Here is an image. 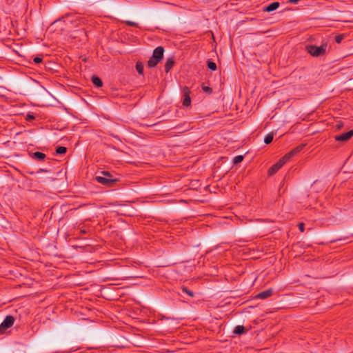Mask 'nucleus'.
I'll return each instance as SVG.
<instances>
[{
    "mask_svg": "<svg viewBox=\"0 0 353 353\" xmlns=\"http://www.w3.org/2000/svg\"><path fill=\"white\" fill-rule=\"evenodd\" d=\"M101 174V176H95V180L106 187H113L119 181V179L113 177L108 171H102Z\"/></svg>",
    "mask_w": 353,
    "mask_h": 353,
    "instance_id": "1",
    "label": "nucleus"
},
{
    "mask_svg": "<svg viewBox=\"0 0 353 353\" xmlns=\"http://www.w3.org/2000/svg\"><path fill=\"white\" fill-rule=\"evenodd\" d=\"M327 43H323L320 46L307 45L305 46L306 51L312 57H319L325 55L327 51Z\"/></svg>",
    "mask_w": 353,
    "mask_h": 353,
    "instance_id": "2",
    "label": "nucleus"
},
{
    "mask_svg": "<svg viewBox=\"0 0 353 353\" xmlns=\"http://www.w3.org/2000/svg\"><path fill=\"white\" fill-rule=\"evenodd\" d=\"M14 323V318L10 315L7 316L0 325V332H4L7 329L12 327Z\"/></svg>",
    "mask_w": 353,
    "mask_h": 353,
    "instance_id": "3",
    "label": "nucleus"
},
{
    "mask_svg": "<svg viewBox=\"0 0 353 353\" xmlns=\"http://www.w3.org/2000/svg\"><path fill=\"white\" fill-rule=\"evenodd\" d=\"M287 161L282 157L277 163L271 166L268 170L270 175L274 174Z\"/></svg>",
    "mask_w": 353,
    "mask_h": 353,
    "instance_id": "4",
    "label": "nucleus"
},
{
    "mask_svg": "<svg viewBox=\"0 0 353 353\" xmlns=\"http://www.w3.org/2000/svg\"><path fill=\"white\" fill-rule=\"evenodd\" d=\"M182 93H183V96H182L183 105L186 107L190 106L191 104V98L190 96V89L186 86L184 87L183 88Z\"/></svg>",
    "mask_w": 353,
    "mask_h": 353,
    "instance_id": "5",
    "label": "nucleus"
},
{
    "mask_svg": "<svg viewBox=\"0 0 353 353\" xmlns=\"http://www.w3.org/2000/svg\"><path fill=\"white\" fill-rule=\"evenodd\" d=\"M353 137V130L342 133L335 137V140L341 142H345Z\"/></svg>",
    "mask_w": 353,
    "mask_h": 353,
    "instance_id": "6",
    "label": "nucleus"
},
{
    "mask_svg": "<svg viewBox=\"0 0 353 353\" xmlns=\"http://www.w3.org/2000/svg\"><path fill=\"white\" fill-rule=\"evenodd\" d=\"M273 294V290L272 288H269L266 290H264L260 293H259L256 297L258 298V299H265L267 298H269Z\"/></svg>",
    "mask_w": 353,
    "mask_h": 353,
    "instance_id": "7",
    "label": "nucleus"
},
{
    "mask_svg": "<svg viewBox=\"0 0 353 353\" xmlns=\"http://www.w3.org/2000/svg\"><path fill=\"white\" fill-rule=\"evenodd\" d=\"M163 53H164V48L161 46H159L153 50L152 55L154 56L155 57H157V59L162 60L163 58Z\"/></svg>",
    "mask_w": 353,
    "mask_h": 353,
    "instance_id": "8",
    "label": "nucleus"
},
{
    "mask_svg": "<svg viewBox=\"0 0 353 353\" xmlns=\"http://www.w3.org/2000/svg\"><path fill=\"white\" fill-rule=\"evenodd\" d=\"M161 61V60L157 59V57H155L154 56L152 55V57L147 63V66L150 68H154Z\"/></svg>",
    "mask_w": 353,
    "mask_h": 353,
    "instance_id": "9",
    "label": "nucleus"
},
{
    "mask_svg": "<svg viewBox=\"0 0 353 353\" xmlns=\"http://www.w3.org/2000/svg\"><path fill=\"white\" fill-rule=\"evenodd\" d=\"M175 63L174 59L173 57H170L167 59L166 62L165 63V71L166 73L169 72L170 70L172 68Z\"/></svg>",
    "mask_w": 353,
    "mask_h": 353,
    "instance_id": "10",
    "label": "nucleus"
},
{
    "mask_svg": "<svg viewBox=\"0 0 353 353\" xmlns=\"http://www.w3.org/2000/svg\"><path fill=\"white\" fill-rule=\"evenodd\" d=\"M279 2H273L263 8V11L270 12L276 10L279 7Z\"/></svg>",
    "mask_w": 353,
    "mask_h": 353,
    "instance_id": "11",
    "label": "nucleus"
},
{
    "mask_svg": "<svg viewBox=\"0 0 353 353\" xmlns=\"http://www.w3.org/2000/svg\"><path fill=\"white\" fill-rule=\"evenodd\" d=\"M32 157L38 161H43L46 158V154L41 152H35L32 154Z\"/></svg>",
    "mask_w": 353,
    "mask_h": 353,
    "instance_id": "12",
    "label": "nucleus"
},
{
    "mask_svg": "<svg viewBox=\"0 0 353 353\" xmlns=\"http://www.w3.org/2000/svg\"><path fill=\"white\" fill-rule=\"evenodd\" d=\"M92 82L94 85H96L98 88L101 87L103 85V82L101 79L99 77L94 75L92 77Z\"/></svg>",
    "mask_w": 353,
    "mask_h": 353,
    "instance_id": "13",
    "label": "nucleus"
},
{
    "mask_svg": "<svg viewBox=\"0 0 353 353\" xmlns=\"http://www.w3.org/2000/svg\"><path fill=\"white\" fill-rule=\"evenodd\" d=\"M245 332V329L243 325H237L234 330V333L236 334H242Z\"/></svg>",
    "mask_w": 353,
    "mask_h": 353,
    "instance_id": "14",
    "label": "nucleus"
},
{
    "mask_svg": "<svg viewBox=\"0 0 353 353\" xmlns=\"http://www.w3.org/2000/svg\"><path fill=\"white\" fill-rule=\"evenodd\" d=\"M143 63L141 61H137L136 63V70L138 72V73L141 75L143 74Z\"/></svg>",
    "mask_w": 353,
    "mask_h": 353,
    "instance_id": "15",
    "label": "nucleus"
},
{
    "mask_svg": "<svg viewBox=\"0 0 353 353\" xmlns=\"http://www.w3.org/2000/svg\"><path fill=\"white\" fill-rule=\"evenodd\" d=\"M273 137H274L273 132H270V133L268 134L264 138V143L265 144H270L272 141Z\"/></svg>",
    "mask_w": 353,
    "mask_h": 353,
    "instance_id": "16",
    "label": "nucleus"
},
{
    "mask_svg": "<svg viewBox=\"0 0 353 353\" xmlns=\"http://www.w3.org/2000/svg\"><path fill=\"white\" fill-rule=\"evenodd\" d=\"M305 144H300L299 145L296 146L294 149H292L293 153H294L296 155L299 153L305 147Z\"/></svg>",
    "mask_w": 353,
    "mask_h": 353,
    "instance_id": "17",
    "label": "nucleus"
},
{
    "mask_svg": "<svg viewBox=\"0 0 353 353\" xmlns=\"http://www.w3.org/2000/svg\"><path fill=\"white\" fill-rule=\"evenodd\" d=\"M67 148L64 146H59L56 149L57 154H63L66 152Z\"/></svg>",
    "mask_w": 353,
    "mask_h": 353,
    "instance_id": "18",
    "label": "nucleus"
},
{
    "mask_svg": "<svg viewBox=\"0 0 353 353\" xmlns=\"http://www.w3.org/2000/svg\"><path fill=\"white\" fill-rule=\"evenodd\" d=\"M296 156L294 153H293L292 150L286 153L283 157L288 162L292 157Z\"/></svg>",
    "mask_w": 353,
    "mask_h": 353,
    "instance_id": "19",
    "label": "nucleus"
},
{
    "mask_svg": "<svg viewBox=\"0 0 353 353\" xmlns=\"http://www.w3.org/2000/svg\"><path fill=\"white\" fill-rule=\"evenodd\" d=\"M243 160V155H238L235 157L233 160V164L236 165L239 163H241Z\"/></svg>",
    "mask_w": 353,
    "mask_h": 353,
    "instance_id": "20",
    "label": "nucleus"
},
{
    "mask_svg": "<svg viewBox=\"0 0 353 353\" xmlns=\"http://www.w3.org/2000/svg\"><path fill=\"white\" fill-rule=\"evenodd\" d=\"M208 68L213 71L216 70L217 68L216 64L214 62L210 60L208 61Z\"/></svg>",
    "mask_w": 353,
    "mask_h": 353,
    "instance_id": "21",
    "label": "nucleus"
},
{
    "mask_svg": "<svg viewBox=\"0 0 353 353\" xmlns=\"http://www.w3.org/2000/svg\"><path fill=\"white\" fill-rule=\"evenodd\" d=\"M181 291H182L183 292H184V293L187 294L188 295H189V296H191V297H193V296H194V293H193L192 291L189 290L188 289V288H186V287H185V286L181 287Z\"/></svg>",
    "mask_w": 353,
    "mask_h": 353,
    "instance_id": "22",
    "label": "nucleus"
},
{
    "mask_svg": "<svg viewBox=\"0 0 353 353\" xmlns=\"http://www.w3.org/2000/svg\"><path fill=\"white\" fill-rule=\"evenodd\" d=\"M202 90L204 92L208 94H211L212 92V89L210 86L205 85V84L202 85Z\"/></svg>",
    "mask_w": 353,
    "mask_h": 353,
    "instance_id": "23",
    "label": "nucleus"
},
{
    "mask_svg": "<svg viewBox=\"0 0 353 353\" xmlns=\"http://www.w3.org/2000/svg\"><path fill=\"white\" fill-rule=\"evenodd\" d=\"M344 36L343 34H338L335 37V41L337 43H340L341 41L343 39Z\"/></svg>",
    "mask_w": 353,
    "mask_h": 353,
    "instance_id": "24",
    "label": "nucleus"
},
{
    "mask_svg": "<svg viewBox=\"0 0 353 353\" xmlns=\"http://www.w3.org/2000/svg\"><path fill=\"white\" fill-rule=\"evenodd\" d=\"M42 60H43L42 57H37L34 58V62L37 64L41 63Z\"/></svg>",
    "mask_w": 353,
    "mask_h": 353,
    "instance_id": "25",
    "label": "nucleus"
},
{
    "mask_svg": "<svg viewBox=\"0 0 353 353\" xmlns=\"http://www.w3.org/2000/svg\"><path fill=\"white\" fill-rule=\"evenodd\" d=\"M299 229L301 232H303L305 230V225L303 223H300L298 225Z\"/></svg>",
    "mask_w": 353,
    "mask_h": 353,
    "instance_id": "26",
    "label": "nucleus"
},
{
    "mask_svg": "<svg viewBox=\"0 0 353 353\" xmlns=\"http://www.w3.org/2000/svg\"><path fill=\"white\" fill-rule=\"evenodd\" d=\"M126 23L130 26H133V27H137L138 25L137 23L134 22V21H126Z\"/></svg>",
    "mask_w": 353,
    "mask_h": 353,
    "instance_id": "27",
    "label": "nucleus"
},
{
    "mask_svg": "<svg viewBox=\"0 0 353 353\" xmlns=\"http://www.w3.org/2000/svg\"><path fill=\"white\" fill-rule=\"evenodd\" d=\"M342 126H343V124L341 122L336 123V128L338 130L341 129L342 128Z\"/></svg>",
    "mask_w": 353,
    "mask_h": 353,
    "instance_id": "28",
    "label": "nucleus"
},
{
    "mask_svg": "<svg viewBox=\"0 0 353 353\" xmlns=\"http://www.w3.org/2000/svg\"><path fill=\"white\" fill-rule=\"evenodd\" d=\"M300 0H289L288 3H292V4H295V3H297Z\"/></svg>",
    "mask_w": 353,
    "mask_h": 353,
    "instance_id": "29",
    "label": "nucleus"
},
{
    "mask_svg": "<svg viewBox=\"0 0 353 353\" xmlns=\"http://www.w3.org/2000/svg\"><path fill=\"white\" fill-rule=\"evenodd\" d=\"M28 117L29 119H34V117L33 115L28 114Z\"/></svg>",
    "mask_w": 353,
    "mask_h": 353,
    "instance_id": "30",
    "label": "nucleus"
},
{
    "mask_svg": "<svg viewBox=\"0 0 353 353\" xmlns=\"http://www.w3.org/2000/svg\"><path fill=\"white\" fill-rule=\"evenodd\" d=\"M47 172L48 171L46 170L40 169V170L38 172Z\"/></svg>",
    "mask_w": 353,
    "mask_h": 353,
    "instance_id": "31",
    "label": "nucleus"
},
{
    "mask_svg": "<svg viewBox=\"0 0 353 353\" xmlns=\"http://www.w3.org/2000/svg\"><path fill=\"white\" fill-rule=\"evenodd\" d=\"M222 219H228V216H222Z\"/></svg>",
    "mask_w": 353,
    "mask_h": 353,
    "instance_id": "32",
    "label": "nucleus"
},
{
    "mask_svg": "<svg viewBox=\"0 0 353 353\" xmlns=\"http://www.w3.org/2000/svg\"><path fill=\"white\" fill-rule=\"evenodd\" d=\"M81 233H85V230H81Z\"/></svg>",
    "mask_w": 353,
    "mask_h": 353,
    "instance_id": "33",
    "label": "nucleus"
}]
</instances>
